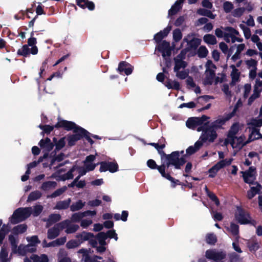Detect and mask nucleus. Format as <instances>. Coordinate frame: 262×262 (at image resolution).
Here are the masks:
<instances>
[{"instance_id":"1","label":"nucleus","mask_w":262,"mask_h":262,"mask_svg":"<svg viewBox=\"0 0 262 262\" xmlns=\"http://www.w3.org/2000/svg\"><path fill=\"white\" fill-rule=\"evenodd\" d=\"M55 127H63L67 130L73 129L74 135L68 137V143L70 146L73 145L75 142L80 139L82 137H85L86 139L91 144L93 141L88 136L89 133L84 129L77 126L76 124L71 121L67 120H59L55 125Z\"/></svg>"},{"instance_id":"2","label":"nucleus","mask_w":262,"mask_h":262,"mask_svg":"<svg viewBox=\"0 0 262 262\" xmlns=\"http://www.w3.org/2000/svg\"><path fill=\"white\" fill-rule=\"evenodd\" d=\"M166 158L168 160L167 163L166 165L163 164L159 166L158 170L163 177L171 181L172 178L169 174L165 173V168H168L170 165H172L176 168L180 169L181 166L185 163V160L183 157L180 158L179 151H174L170 155H166Z\"/></svg>"},{"instance_id":"3","label":"nucleus","mask_w":262,"mask_h":262,"mask_svg":"<svg viewBox=\"0 0 262 262\" xmlns=\"http://www.w3.org/2000/svg\"><path fill=\"white\" fill-rule=\"evenodd\" d=\"M260 137V133L257 130L254 129L249 135L248 140L246 142H244L245 137L241 136L238 137L235 136L231 139H226L225 141V144L226 145L230 144L233 148H236L240 149L246 143L254 140L258 139Z\"/></svg>"},{"instance_id":"4","label":"nucleus","mask_w":262,"mask_h":262,"mask_svg":"<svg viewBox=\"0 0 262 262\" xmlns=\"http://www.w3.org/2000/svg\"><path fill=\"white\" fill-rule=\"evenodd\" d=\"M202 128V134L200 136L199 140L196 141V145L198 146V147L200 146H202L203 143L205 142H213L217 138L216 131L209 126L207 122H206L204 128L203 127Z\"/></svg>"},{"instance_id":"5","label":"nucleus","mask_w":262,"mask_h":262,"mask_svg":"<svg viewBox=\"0 0 262 262\" xmlns=\"http://www.w3.org/2000/svg\"><path fill=\"white\" fill-rule=\"evenodd\" d=\"M31 207L18 208L14 212L10 220L12 224H16L23 221L28 217L31 215Z\"/></svg>"},{"instance_id":"6","label":"nucleus","mask_w":262,"mask_h":262,"mask_svg":"<svg viewBox=\"0 0 262 262\" xmlns=\"http://www.w3.org/2000/svg\"><path fill=\"white\" fill-rule=\"evenodd\" d=\"M207 117L206 116H203L201 118H189L186 122V126L191 129H194L197 128L198 132L203 129V127H205L206 124Z\"/></svg>"},{"instance_id":"7","label":"nucleus","mask_w":262,"mask_h":262,"mask_svg":"<svg viewBox=\"0 0 262 262\" xmlns=\"http://www.w3.org/2000/svg\"><path fill=\"white\" fill-rule=\"evenodd\" d=\"M68 221H63L56 224L54 227L48 229L47 237L50 239H53L57 237L61 231L65 228Z\"/></svg>"},{"instance_id":"8","label":"nucleus","mask_w":262,"mask_h":262,"mask_svg":"<svg viewBox=\"0 0 262 262\" xmlns=\"http://www.w3.org/2000/svg\"><path fill=\"white\" fill-rule=\"evenodd\" d=\"M235 219L241 224H246L250 223L251 217L248 212L240 207H237L235 214Z\"/></svg>"},{"instance_id":"9","label":"nucleus","mask_w":262,"mask_h":262,"mask_svg":"<svg viewBox=\"0 0 262 262\" xmlns=\"http://www.w3.org/2000/svg\"><path fill=\"white\" fill-rule=\"evenodd\" d=\"M232 160L233 159L232 158H230L229 159L223 160L217 162L215 165H214L209 170V176L211 178L214 177L220 169L226 166L230 165Z\"/></svg>"},{"instance_id":"10","label":"nucleus","mask_w":262,"mask_h":262,"mask_svg":"<svg viewBox=\"0 0 262 262\" xmlns=\"http://www.w3.org/2000/svg\"><path fill=\"white\" fill-rule=\"evenodd\" d=\"M241 173L245 183L251 185L256 182V169L254 167L251 166L248 170L241 171Z\"/></svg>"},{"instance_id":"11","label":"nucleus","mask_w":262,"mask_h":262,"mask_svg":"<svg viewBox=\"0 0 262 262\" xmlns=\"http://www.w3.org/2000/svg\"><path fill=\"white\" fill-rule=\"evenodd\" d=\"M205 256L210 260H212L215 262H218L225 257L226 254L222 251L210 249L206 251Z\"/></svg>"},{"instance_id":"12","label":"nucleus","mask_w":262,"mask_h":262,"mask_svg":"<svg viewBox=\"0 0 262 262\" xmlns=\"http://www.w3.org/2000/svg\"><path fill=\"white\" fill-rule=\"evenodd\" d=\"M246 68L249 69V76L250 79H254L257 75V61L253 59L245 60L244 61Z\"/></svg>"},{"instance_id":"13","label":"nucleus","mask_w":262,"mask_h":262,"mask_svg":"<svg viewBox=\"0 0 262 262\" xmlns=\"http://www.w3.org/2000/svg\"><path fill=\"white\" fill-rule=\"evenodd\" d=\"M253 186L250 187V189L247 191V197L248 199H252L256 194H259L262 193V186L256 182L252 184Z\"/></svg>"},{"instance_id":"14","label":"nucleus","mask_w":262,"mask_h":262,"mask_svg":"<svg viewBox=\"0 0 262 262\" xmlns=\"http://www.w3.org/2000/svg\"><path fill=\"white\" fill-rule=\"evenodd\" d=\"M183 56L184 55L181 53L174 58V72L179 71L181 69H184L187 66L186 62L183 60Z\"/></svg>"},{"instance_id":"15","label":"nucleus","mask_w":262,"mask_h":262,"mask_svg":"<svg viewBox=\"0 0 262 262\" xmlns=\"http://www.w3.org/2000/svg\"><path fill=\"white\" fill-rule=\"evenodd\" d=\"M95 159L94 155H90L86 157L84 161V168L88 171L93 170L97 164H93V161Z\"/></svg>"},{"instance_id":"16","label":"nucleus","mask_w":262,"mask_h":262,"mask_svg":"<svg viewBox=\"0 0 262 262\" xmlns=\"http://www.w3.org/2000/svg\"><path fill=\"white\" fill-rule=\"evenodd\" d=\"M230 67L232 69V71L231 73L232 81L230 83V85H234L236 82L239 81L240 73L239 72L238 70L236 69L234 65H231Z\"/></svg>"},{"instance_id":"17","label":"nucleus","mask_w":262,"mask_h":262,"mask_svg":"<svg viewBox=\"0 0 262 262\" xmlns=\"http://www.w3.org/2000/svg\"><path fill=\"white\" fill-rule=\"evenodd\" d=\"M184 0H178L171 7L168 11V15H173L176 14L182 8V5Z\"/></svg>"},{"instance_id":"18","label":"nucleus","mask_w":262,"mask_h":262,"mask_svg":"<svg viewBox=\"0 0 262 262\" xmlns=\"http://www.w3.org/2000/svg\"><path fill=\"white\" fill-rule=\"evenodd\" d=\"M9 241L11 245L12 253H15L17 251V247L18 243V238L17 235L10 234L9 236Z\"/></svg>"},{"instance_id":"19","label":"nucleus","mask_w":262,"mask_h":262,"mask_svg":"<svg viewBox=\"0 0 262 262\" xmlns=\"http://www.w3.org/2000/svg\"><path fill=\"white\" fill-rule=\"evenodd\" d=\"M171 27L167 26L163 31L157 33L154 37V39L157 42L160 41L164 37L166 36L171 30Z\"/></svg>"},{"instance_id":"20","label":"nucleus","mask_w":262,"mask_h":262,"mask_svg":"<svg viewBox=\"0 0 262 262\" xmlns=\"http://www.w3.org/2000/svg\"><path fill=\"white\" fill-rule=\"evenodd\" d=\"M39 145L47 151H50L53 147V144L51 143L50 139L48 138H47L45 140H41L39 142Z\"/></svg>"},{"instance_id":"21","label":"nucleus","mask_w":262,"mask_h":262,"mask_svg":"<svg viewBox=\"0 0 262 262\" xmlns=\"http://www.w3.org/2000/svg\"><path fill=\"white\" fill-rule=\"evenodd\" d=\"M248 125L250 126V127H252L251 132L254 129H256L255 127H259L262 126V117H259V116L254 119H252L250 122L248 123ZM257 130L259 132V131L257 129Z\"/></svg>"},{"instance_id":"22","label":"nucleus","mask_w":262,"mask_h":262,"mask_svg":"<svg viewBox=\"0 0 262 262\" xmlns=\"http://www.w3.org/2000/svg\"><path fill=\"white\" fill-rule=\"evenodd\" d=\"M58 262H71V259L67 256V252L64 249H60L57 254Z\"/></svg>"},{"instance_id":"23","label":"nucleus","mask_w":262,"mask_h":262,"mask_svg":"<svg viewBox=\"0 0 262 262\" xmlns=\"http://www.w3.org/2000/svg\"><path fill=\"white\" fill-rule=\"evenodd\" d=\"M57 186V183L55 181H47L43 182L40 189L43 191H48L54 189Z\"/></svg>"},{"instance_id":"24","label":"nucleus","mask_w":262,"mask_h":262,"mask_svg":"<svg viewBox=\"0 0 262 262\" xmlns=\"http://www.w3.org/2000/svg\"><path fill=\"white\" fill-rule=\"evenodd\" d=\"M215 73L211 72H205V78L203 80V83L205 85H210L212 83Z\"/></svg>"},{"instance_id":"25","label":"nucleus","mask_w":262,"mask_h":262,"mask_svg":"<svg viewBox=\"0 0 262 262\" xmlns=\"http://www.w3.org/2000/svg\"><path fill=\"white\" fill-rule=\"evenodd\" d=\"M77 4L82 8L87 7L90 10H94L95 8L94 4L88 0H77Z\"/></svg>"},{"instance_id":"26","label":"nucleus","mask_w":262,"mask_h":262,"mask_svg":"<svg viewBox=\"0 0 262 262\" xmlns=\"http://www.w3.org/2000/svg\"><path fill=\"white\" fill-rule=\"evenodd\" d=\"M68 221L64 229H66L65 232L67 234L73 233L75 232L79 229V226L77 225H71V221L69 220H64Z\"/></svg>"},{"instance_id":"27","label":"nucleus","mask_w":262,"mask_h":262,"mask_svg":"<svg viewBox=\"0 0 262 262\" xmlns=\"http://www.w3.org/2000/svg\"><path fill=\"white\" fill-rule=\"evenodd\" d=\"M37 42L36 39L35 37H30L28 40V46L31 47V53L35 55L38 52L37 47L35 46Z\"/></svg>"},{"instance_id":"28","label":"nucleus","mask_w":262,"mask_h":262,"mask_svg":"<svg viewBox=\"0 0 262 262\" xmlns=\"http://www.w3.org/2000/svg\"><path fill=\"white\" fill-rule=\"evenodd\" d=\"M61 219V216L59 214H51L47 220V227H49L52 224L59 221Z\"/></svg>"},{"instance_id":"29","label":"nucleus","mask_w":262,"mask_h":262,"mask_svg":"<svg viewBox=\"0 0 262 262\" xmlns=\"http://www.w3.org/2000/svg\"><path fill=\"white\" fill-rule=\"evenodd\" d=\"M223 30L224 31V35L226 36L231 37L234 35H239V32L237 30L230 27L223 28Z\"/></svg>"},{"instance_id":"30","label":"nucleus","mask_w":262,"mask_h":262,"mask_svg":"<svg viewBox=\"0 0 262 262\" xmlns=\"http://www.w3.org/2000/svg\"><path fill=\"white\" fill-rule=\"evenodd\" d=\"M71 199H68V200L59 201L57 203L55 207L57 209H65L68 208L71 203Z\"/></svg>"},{"instance_id":"31","label":"nucleus","mask_w":262,"mask_h":262,"mask_svg":"<svg viewBox=\"0 0 262 262\" xmlns=\"http://www.w3.org/2000/svg\"><path fill=\"white\" fill-rule=\"evenodd\" d=\"M42 195V193L38 190H35L31 192L27 199V202H32L39 199Z\"/></svg>"},{"instance_id":"32","label":"nucleus","mask_w":262,"mask_h":262,"mask_svg":"<svg viewBox=\"0 0 262 262\" xmlns=\"http://www.w3.org/2000/svg\"><path fill=\"white\" fill-rule=\"evenodd\" d=\"M85 204V202H83L81 200H78L71 205L70 210L73 212L79 210L84 206Z\"/></svg>"},{"instance_id":"33","label":"nucleus","mask_w":262,"mask_h":262,"mask_svg":"<svg viewBox=\"0 0 262 262\" xmlns=\"http://www.w3.org/2000/svg\"><path fill=\"white\" fill-rule=\"evenodd\" d=\"M239 130V126L237 124H234L231 127L230 130L229 131L228 137L227 139H231L234 137L236 136V134H237Z\"/></svg>"},{"instance_id":"34","label":"nucleus","mask_w":262,"mask_h":262,"mask_svg":"<svg viewBox=\"0 0 262 262\" xmlns=\"http://www.w3.org/2000/svg\"><path fill=\"white\" fill-rule=\"evenodd\" d=\"M32 260L34 262H48L49 259L47 255L41 254L40 256L33 254L31 256Z\"/></svg>"},{"instance_id":"35","label":"nucleus","mask_w":262,"mask_h":262,"mask_svg":"<svg viewBox=\"0 0 262 262\" xmlns=\"http://www.w3.org/2000/svg\"><path fill=\"white\" fill-rule=\"evenodd\" d=\"M10 227L8 225H4L0 230V244H2L6 235L10 231Z\"/></svg>"},{"instance_id":"36","label":"nucleus","mask_w":262,"mask_h":262,"mask_svg":"<svg viewBox=\"0 0 262 262\" xmlns=\"http://www.w3.org/2000/svg\"><path fill=\"white\" fill-rule=\"evenodd\" d=\"M225 120L224 119H219L215 121L212 122L209 126L213 128L215 131L217 129L220 128L225 123Z\"/></svg>"},{"instance_id":"37","label":"nucleus","mask_w":262,"mask_h":262,"mask_svg":"<svg viewBox=\"0 0 262 262\" xmlns=\"http://www.w3.org/2000/svg\"><path fill=\"white\" fill-rule=\"evenodd\" d=\"M27 230V226L24 224L19 225L13 229V233L17 235L18 234L25 232Z\"/></svg>"},{"instance_id":"38","label":"nucleus","mask_w":262,"mask_h":262,"mask_svg":"<svg viewBox=\"0 0 262 262\" xmlns=\"http://www.w3.org/2000/svg\"><path fill=\"white\" fill-rule=\"evenodd\" d=\"M76 237L79 238L78 241L80 242L81 244L83 241L89 240L92 238L93 237V234L90 233L83 232L81 234L77 235Z\"/></svg>"},{"instance_id":"39","label":"nucleus","mask_w":262,"mask_h":262,"mask_svg":"<svg viewBox=\"0 0 262 262\" xmlns=\"http://www.w3.org/2000/svg\"><path fill=\"white\" fill-rule=\"evenodd\" d=\"M165 86L168 89H173L175 90H179L180 89V84L177 81H172L170 80H168L167 81H166Z\"/></svg>"},{"instance_id":"40","label":"nucleus","mask_w":262,"mask_h":262,"mask_svg":"<svg viewBox=\"0 0 262 262\" xmlns=\"http://www.w3.org/2000/svg\"><path fill=\"white\" fill-rule=\"evenodd\" d=\"M204 41L210 45H215L217 43L215 37L211 34H207L204 35L203 37Z\"/></svg>"},{"instance_id":"41","label":"nucleus","mask_w":262,"mask_h":262,"mask_svg":"<svg viewBox=\"0 0 262 262\" xmlns=\"http://www.w3.org/2000/svg\"><path fill=\"white\" fill-rule=\"evenodd\" d=\"M244 7H239L233 10L231 12L232 15L236 18L241 17L245 13Z\"/></svg>"},{"instance_id":"42","label":"nucleus","mask_w":262,"mask_h":262,"mask_svg":"<svg viewBox=\"0 0 262 262\" xmlns=\"http://www.w3.org/2000/svg\"><path fill=\"white\" fill-rule=\"evenodd\" d=\"M30 53H31V49H30L28 47V46L27 45L23 46L17 51L18 54L23 55L24 56H27V55H29Z\"/></svg>"},{"instance_id":"43","label":"nucleus","mask_w":262,"mask_h":262,"mask_svg":"<svg viewBox=\"0 0 262 262\" xmlns=\"http://www.w3.org/2000/svg\"><path fill=\"white\" fill-rule=\"evenodd\" d=\"M220 49L225 54H227V58H228L232 54L231 49L228 51V47L227 45L224 42H221L219 44Z\"/></svg>"},{"instance_id":"44","label":"nucleus","mask_w":262,"mask_h":262,"mask_svg":"<svg viewBox=\"0 0 262 262\" xmlns=\"http://www.w3.org/2000/svg\"><path fill=\"white\" fill-rule=\"evenodd\" d=\"M8 253L5 248L4 247L2 248L0 252V261L1 262H8L9 259L8 258Z\"/></svg>"},{"instance_id":"45","label":"nucleus","mask_w":262,"mask_h":262,"mask_svg":"<svg viewBox=\"0 0 262 262\" xmlns=\"http://www.w3.org/2000/svg\"><path fill=\"white\" fill-rule=\"evenodd\" d=\"M108 236L107 234L104 232H100L97 236V238L101 245H104L106 244L105 240L107 238Z\"/></svg>"},{"instance_id":"46","label":"nucleus","mask_w":262,"mask_h":262,"mask_svg":"<svg viewBox=\"0 0 262 262\" xmlns=\"http://www.w3.org/2000/svg\"><path fill=\"white\" fill-rule=\"evenodd\" d=\"M78 168L77 166H74L66 174L62 176V179L63 180L71 179L73 178V172Z\"/></svg>"},{"instance_id":"47","label":"nucleus","mask_w":262,"mask_h":262,"mask_svg":"<svg viewBox=\"0 0 262 262\" xmlns=\"http://www.w3.org/2000/svg\"><path fill=\"white\" fill-rule=\"evenodd\" d=\"M67 189V187L66 186H63V187L57 189L53 193H52L50 195L48 196V198H56L62 194L64 192L66 191Z\"/></svg>"},{"instance_id":"48","label":"nucleus","mask_w":262,"mask_h":262,"mask_svg":"<svg viewBox=\"0 0 262 262\" xmlns=\"http://www.w3.org/2000/svg\"><path fill=\"white\" fill-rule=\"evenodd\" d=\"M223 7L224 11L226 13L231 12L234 8L233 4L231 2L228 1L224 2Z\"/></svg>"},{"instance_id":"49","label":"nucleus","mask_w":262,"mask_h":262,"mask_svg":"<svg viewBox=\"0 0 262 262\" xmlns=\"http://www.w3.org/2000/svg\"><path fill=\"white\" fill-rule=\"evenodd\" d=\"M248 246L251 251H255L259 248V244L257 241H251L248 243Z\"/></svg>"},{"instance_id":"50","label":"nucleus","mask_w":262,"mask_h":262,"mask_svg":"<svg viewBox=\"0 0 262 262\" xmlns=\"http://www.w3.org/2000/svg\"><path fill=\"white\" fill-rule=\"evenodd\" d=\"M80 244V242L78 241L72 239L69 241L66 244V247L68 249H73L78 247Z\"/></svg>"},{"instance_id":"51","label":"nucleus","mask_w":262,"mask_h":262,"mask_svg":"<svg viewBox=\"0 0 262 262\" xmlns=\"http://www.w3.org/2000/svg\"><path fill=\"white\" fill-rule=\"evenodd\" d=\"M221 89L227 98H230L231 97L232 93L228 84H223Z\"/></svg>"},{"instance_id":"52","label":"nucleus","mask_w":262,"mask_h":262,"mask_svg":"<svg viewBox=\"0 0 262 262\" xmlns=\"http://www.w3.org/2000/svg\"><path fill=\"white\" fill-rule=\"evenodd\" d=\"M29 245L24 246L20 245L17 247V251L14 253H18L20 255H24L27 252V248H29Z\"/></svg>"},{"instance_id":"53","label":"nucleus","mask_w":262,"mask_h":262,"mask_svg":"<svg viewBox=\"0 0 262 262\" xmlns=\"http://www.w3.org/2000/svg\"><path fill=\"white\" fill-rule=\"evenodd\" d=\"M206 72H214L216 69L215 66L212 63L211 60H208L205 64Z\"/></svg>"},{"instance_id":"54","label":"nucleus","mask_w":262,"mask_h":262,"mask_svg":"<svg viewBox=\"0 0 262 262\" xmlns=\"http://www.w3.org/2000/svg\"><path fill=\"white\" fill-rule=\"evenodd\" d=\"M254 90L259 94L262 91V80H260L259 78H257L256 79Z\"/></svg>"},{"instance_id":"55","label":"nucleus","mask_w":262,"mask_h":262,"mask_svg":"<svg viewBox=\"0 0 262 262\" xmlns=\"http://www.w3.org/2000/svg\"><path fill=\"white\" fill-rule=\"evenodd\" d=\"M84 217L83 212L75 213L71 216V221L74 222H77Z\"/></svg>"},{"instance_id":"56","label":"nucleus","mask_w":262,"mask_h":262,"mask_svg":"<svg viewBox=\"0 0 262 262\" xmlns=\"http://www.w3.org/2000/svg\"><path fill=\"white\" fill-rule=\"evenodd\" d=\"M208 53L207 48L205 46H201L198 51V54L200 57H205Z\"/></svg>"},{"instance_id":"57","label":"nucleus","mask_w":262,"mask_h":262,"mask_svg":"<svg viewBox=\"0 0 262 262\" xmlns=\"http://www.w3.org/2000/svg\"><path fill=\"white\" fill-rule=\"evenodd\" d=\"M206 241L209 244H214L216 242V237L213 234H208L206 235Z\"/></svg>"},{"instance_id":"58","label":"nucleus","mask_w":262,"mask_h":262,"mask_svg":"<svg viewBox=\"0 0 262 262\" xmlns=\"http://www.w3.org/2000/svg\"><path fill=\"white\" fill-rule=\"evenodd\" d=\"M205 189L209 198L214 201L216 205H219L220 202L216 196L213 193L210 192L207 187L205 188Z\"/></svg>"},{"instance_id":"59","label":"nucleus","mask_w":262,"mask_h":262,"mask_svg":"<svg viewBox=\"0 0 262 262\" xmlns=\"http://www.w3.org/2000/svg\"><path fill=\"white\" fill-rule=\"evenodd\" d=\"M228 230L233 235H237L238 233V226L234 223H231L230 227L228 228Z\"/></svg>"},{"instance_id":"60","label":"nucleus","mask_w":262,"mask_h":262,"mask_svg":"<svg viewBox=\"0 0 262 262\" xmlns=\"http://www.w3.org/2000/svg\"><path fill=\"white\" fill-rule=\"evenodd\" d=\"M108 170L111 172H115L118 170V164L114 162H107Z\"/></svg>"},{"instance_id":"61","label":"nucleus","mask_w":262,"mask_h":262,"mask_svg":"<svg viewBox=\"0 0 262 262\" xmlns=\"http://www.w3.org/2000/svg\"><path fill=\"white\" fill-rule=\"evenodd\" d=\"M43 209V207L41 205H38L34 207L33 210L32 209V212L34 216L38 215Z\"/></svg>"},{"instance_id":"62","label":"nucleus","mask_w":262,"mask_h":262,"mask_svg":"<svg viewBox=\"0 0 262 262\" xmlns=\"http://www.w3.org/2000/svg\"><path fill=\"white\" fill-rule=\"evenodd\" d=\"M175 72L176 73V76L181 79H184L187 78L188 75V72L186 70L182 71H178Z\"/></svg>"},{"instance_id":"63","label":"nucleus","mask_w":262,"mask_h":262,"mask_svg":"<svg viewBox=\"0 0 262 262\" xmlns=\"http://www.w3.org/2000/svg\"><path fill=\"white\" fill-rule=\"evenodd\" d=\"M182 33L179 29H176L173 32V37L176 41H179L182 38Z\"/></svg>"},{"instance_id":"64","label":"nucleus","mask_w":262,"mask_h":262,"mask_svg":"<svg viewBox=\"0 0 262 262\" xmlns=\"http://www.w3.org/2000/svg\"><path fill=\"white\" fill-rule=\"evenodd\" d=\"M251 85L250 84L247 83L245 84L244 87V97L245 98H247L249 96L251 92Z\"/></svg>"}]
</instances>
